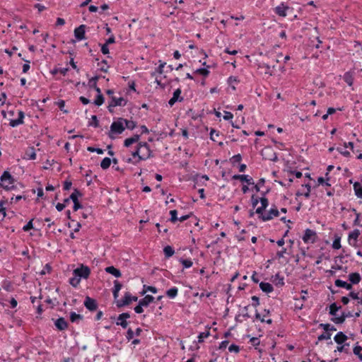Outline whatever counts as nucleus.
I'll return each instance as SVG.
<instances>
[{"mask_svg": "<svg viewBox=\"0 0 362 362\" xmlns=\"http://www.w3.org/2000/svg\"><path fill=\"white\" fill-rule=\"evenodd\" d=\"M82 196V194L77 189H74V192L69 196V199L73 202H78V198Z\"/></svg>", "mask_w": 362, "mask_h": 362, "instance_id": "29", "label": "nucleus"}, {"mask_svg": "<svg viewBox=\"0 0 362 362\" xmlns=\"http://www.w3.org/2000/svg\"><path fill=\"white\" fill-rule=\"evenodd\" d=\"M354 190L358 198H362V182H354Z\"/></svg>", "mask_w": 362, "mask_h": 362, "instance_id": "26", "label": "nucleus"}, {"mask_svg": "<svg viewBox=\"0 0 362 362\" xmlns=\"http://www.w3.org/2000/svg\"><path fill=\"white\" fill-rule=\"evenodd\" d=\"M111 164V159L110 158H104L101 163H100V167L103 168V169H107L110 167Z\"/></svg>", "mask_w": 362, "mask_h": 362, "instance_id": "40", "label": "nucleus"}, {"mask_svg": "<svg viewBox=\"0 0 362 362\" xmlns=\"http://www.w3.org/2000/svg\"><path fill=\"white\" fill-rule=\"evenodd\" d=\"M234 180H239L240 181H251L252 178L245 175H234L233 176Z\"/></svg>", "mask_w": 362, "mask_h": 362, "instance_id": "45", "label": "nucleus"}, {"mask_svg": "<svg viewBox=\"0 0 362 362\" xmlns=\"http://www.w3.org/2000/svg\"><path fill=\"white\" fill-rule=\"evenodd\" d=\"M242 160V156L240 154H237V155H235L233 156L231 158H230V160L232 162V163L233 165H235V163H239Z\"/></svg>", "mask_w": 362, "mask_h": 362, "instance_id": "54", "label": "nucleus"}, {"mask_svg": "<svg viewBox=\"0 0 362 362\" xmlns=\"http://www.w3.org/2000/svg\"><path fill=\"white\" fill-rule=\"evenodd\" d=\"M279 214V211L275 207L271 208L267 213H263L260 215V218L262 221H267L272 219L274 217H277Z\"/></svg>", "mask_w": 362, "mask_h": 362, "instance_id": "9", "label": "nucleus"}, {"mask_svg": "<svg viewBox=\"0 0 362 362\" xmlns=\"http://www.w3.org/2000/svg\"><path fill=\"white\" fill-rule=\"evenodd\" d=\"M261 206L257 208L256 213L261 215L264 213L265 209L268 206V199L265 197H262L259 199Z\"/></svg>", "mask_w": 362, "mask_h": 362, "instance_id": "17", "label": "nucleus"}, {"mask_svg": "<svg viewBox=\"0 0 362 362\" xmlns=\"http://www.w3.org/2000/svg\"><path fill=\"white\" fill-rule=\"evenodd\" d=\"M33 228V220H30L23 227L24 231H28Z\"/></svg>", "mask_w": 362, "mask_h": 362, "instance_id": "62", "label": "nucleus"}, {"mask_svg": "<svg viewBox=\"0 0 362 362\" xmlns=\"http://www.w3.org/2000/svg\"><path fill=\"white\" fill-rule=\"evenodd\" d=\"M69 71V69L68 68H55L54 69L51 73L52 74H57L58 73H60L61 74H62L63 76H65L66 75L67 72Z\"/></svg>", "mask_w": 362, "mask_h": 362, "instance_id": "43", "label": "nucleus"}, {"mask_svg": "<svg viewBox=\"0 0 362 362\" xmlns=\"http://www.w3.org/2000/svg\"><path fill=\"white\" fill-rule=\"evenodd\" d=\"M360 234L361 233L358 229H354V230L349 233L348 243L351 246L354 247H358L357 241Z\"/></svg>", "mask_w": 362, "mask_h": 362, "instance_id": "7", "label": "nucleus"}, {"mask_svg": "<svg viewBox=\"0 0 362 362\" xmlns=\"http://www.w3.org/2000/svg\"><path fill=\"white\" fill-rule=\"evenodd\" d=\"M337 150L345 157H349L350 156V152L346 150V148H345V146L338 147Z\"/></svg>", "mask_w": 362, "mask_h": 362, "instance_id": "52", "label": "nucleus"}, {"mask_svg": "<svg viewBox=\"0 0 362 362\" xmlns=\"http://www.w3.org/2000/svg\"><path fill=\"white\" fill-rule=\"evenodd\" d=\"M130 317V315L129 313H122L119 315L117 318L116 324L117 325L121 326L122 328L125 329L128 326V322H127V319Z\"/></svg>", "mask_w": 362, "mask_h": 362, "instance_id": "10", "label": "nucleus"}, {"mask_svg": "<svg viewBox=\"0 0 362 362\" xmlns=\"http://www.w3.org/2000/svg\"><path fill=\"white\" fill-rule=\"evenodd\" d=\"M92 121L89 122V126H93L94 127H98L99 126V122L98 120L96 115H93L91 117Z\"/></svg>", "mask_w": 362, "mask_h": 362, "instance_id": "56", "label": "nucleus"}, {"mask_svg": "<svg viewBox=\"0 0 362 362\" xmlns=\"http://www.w3.org/2000/svg\"><path fill=\"white\" fill-rule=\"evenodd\" d=\"M255 317L257 319H259L262 322H266L267 324H272V319H270V318H269V319L261 318V316H260L259 313H256Z\"/></svg>", "mask_w": 362, "mask_h": 362, "instance_id": "58", "label": "nucleus"}, {"mask_svg": "<svg viewBox=\"0 0 362 362\" xmlns=\"http://www.w3.org/2000/svg\"><path fill=\"white\" fill-rule=\"evenodd\" d=\"M228 351L230 352L238 353L240 348L238 345L233 344L228 347Z\"/></svg>", "mask_w": 362, "mask_h": 362, "instance_id": "61", "label": "nucleus"}, {"mask_svg": "<svg viewBox=\"0 0 362 362\" xmlns=\"http://www.w3.org/2000/svg\"><path fill=\"white\" fill-rule=\"evenodd\" d=\"M81 279L78 277V276H76V274H73V276L71 278L69 279V284L73 286V287H77L78 286V284H80L81 282Z\"/></svg>", "mask_w": 362, "mask_h": 362, "instance_id": "32", "label": "nucleus"}, {"mask_svg": "<svg viewBox=\"0 0 362 362\" xmlns=\"http://www.w3.org/2000/svg\"><path fill=\"white\" fill-rule=\"evenodd\" d=\"M4 183L5 182H0V188L2 187L6 191H9L15 188L13 182H8V185H4Z\"/></svg>", "mask_w": 362, "mask_h": 362, "instance_id": "49", "label": "nucleus"}, {"mask_svg": "<svg viewBox=\"0 0 362 362\" xmlns=\"http://www.w3.org/2000/svg\"><path fill=\"white\" fill-rule=\"evenodd\" d=\"M134 336V331H133L131 328H129V329L127 330V334H126V338H127V339L129 341V340H131L132 339H133Z\"/></svg>", "mask_w": 362, "mask_h": 362, "instance_id": "64", "label": "nucleus"}, {"mask_svg": "<svg viewBox=\"0 0 362 362\" xmlns=\"http://www.w3.org/2000/svg\"><path fill=\"white\" fill-rule=\"evenodd\" d=\"M122 287V284L119 283L118 281L116 280L114 281L113 290H115V291H117L119 293V291L121 290Z\"/></svg>", "mask_w": 362, "mask_h": 362, "instance_id": "63", "label": "nucleus"}, {"mask_svg": "<svg viewBox=\"0 0 362 362\" xmlns=\"http://www.w3.org/2000/svg\"><path fill=\"white\" fill-rule=\"evenodd\" d=\"M332 247L334 250H339L341 247V237L335 236L334 240L332 243Z\"/></svg>", "mask_w": 362, "mask_h": 362, "instance_id": "39", "label": "nucleus"}, {"mask_svg": "<svg viewBox=\"0 0 362 362\" xmlns=\"http://www.w3.org/2000/svg\"><path fill=\"white\" fill-rule=\"evenodd\" d=\"M274 279V281L275 282L276 285L283 286L284 284V277L281 276L279 274H275Z\"/></svg>", "mask_w": 362, "mask_h": 362, "instance_id": "41", "label": "nucleus"}, {"mask_svg": "<svg viewBox=\"0 0 362 362\" xmlns=\"http://www.w3.org/2000/svg\"><path fill=\"white\" fill-rule=\"evenodd\" d=\"M151 151L148 144L146 142L139 143L135 151L132 152L134 158L138 157V160H146L151 156Z\"/></svg>", "mask_w": 362, "mask_h": 362, "instance_id": "1", "label": "nucleus"}, {"mask_svg": "<svg viewBox=\"0 0 362 362\" xmlns=\"http://www.w3.org/2000/svg\"><path fill=\"white\" fill-rule=\"evenodd\" d=\"M0 181H13V179L9 172L4 171L0 177Z\"/></svg>", "mask_w": 362, "mask_h": 362, "instance_id": "37", "label": "nucleus"}, {"mask_svg": "<svg viewBox=\"0 0 362 362\" xmlns=\"http://www.w3.org/2000/svg\"><path fill=\"white\" fill-rule=\"evenodd\" d=\"M310 187L308 183L302 185L301 187L296 192V196H304L305 198H308L310 197Z\"/></svg>", "mask_w": 362, "mask_h": 362, "instance_id": "12", "label": "nucleus"}, {"mask_svg": "<svg viewBox=\"0 0 362 362\" xmlns=\"http://www.w3.org/2000/svg\"><path fill=\"white\" fill-rule=\"evenodd\" d=\"M24 119V112L22 111H19L18 117L17 119H11L9 122V125L12 127H18L20 124L23 123Z\"/></svg>", "mask_w": 362, "mask_h": 362, "instance_id": "15", "label": "nucleus"}, {"mask_svg": "<svg viewBox=\"0 0 362 362\" xmlns=\"http://www.w3.org/2000/svg\"><path fill=\"white\" fill-rule=\"evenodd\" d=\"M344 81L348 86H351L354 83V76L350 71H346L343 76Z\"/></svg>", "mask_w": 362, "mask_h": 362, "instance_id": "25", "label": "nucleus"}, {"mask_svg": "<svg viewBox=\"0 0 362 362\" xmlns=\"http://www.w3.org/2000/svg\"><path fill=\"white\" fill-rule=\"evenodd\" d=\"M209 335L210 332L209 330L200 332L198 335V342L202 343L204 341V339L207 338Z\"/></svg>", "mask_w": 362, "mask_h": 362, "instance_id": "42", "label": "nucleus"}, {"mask_svg": "<svg viewBox=\"0 0 362 362\" xmlns=\"http://www.w3.org/2000/svg\"><path fill=\"white\" fill-rule=\"evenodd\" d=\"M83 319V315L76 314L75 312L70 313V320L71 322L78 323Z\"/></svg>", "mask_w": 362, "mask_h": 362, "instance_id": "30", "label": "nucleus"}, {"mask_svg": "<svg viewBox=\"0 0 362 362\" xmlns=\"http://www.w3.org/2000/svg\"><path fill=\"white\" fill-rule=\"evenodd\" d=\"M85 25H81L74 30V36L78 41L85 39Z\"/></svg>", "mask_w": 362, "mask_h": 362, "instance_id": "14", "label": "nucleus"}, {"mask_svg": "<svg viewBox=\"0 0 362 362\" xmlns=\"http://www.w3.org/2000/svg\"><path fill=\"white\" fill-rule=\"evenodd\" d=\"M182 90L180 88H177L173 95V97L169 100L168 104L170 107H172L176 102H182L183 100V98L180 95Z\"/></svg>", "mask_w": 362, "mask_h": 362, "instance_id": "13", "label": "nucleus"}, {"mask_svg": "<svg viewBox=\"0 0 362 362\" xmlns=\"http://www.w3.org/2000/svg\"><path fill=\"white\" fill-rule=\"evenodd\" d=\"M170 221L172 223H175L177 221H178L177 211L176 210L174 209V210L170 211Z\"/></svg>", "mask_w": 362, "mask_h": 362, "instance_id": "50", "label": "nucleus"}, {"mask_svg": "<svg viewBox=\"0 0 362 362\" xmlns=\"http://www.w3.org/2000/svg\"><path fill=\"white\" fill-rule=\"evenodd\" d=\"M180 262L182 264L183 267L186 268V269L191 267L192 266V264H193V262H192V261L190 259H182V258H181L180 259Z\"/></svg>", "mask_w": 362, "mask_h": 362, "instance_id": "44", "label": "nucleus"}, {"mask_svg": "<svg viewBox=\"0 0 362 362\" xmlns=\"http://www.w3.org/2000/svg\"><path fill=\"white\" fill-rule=\"evenodd\" d=\"M209 66H206V68H199L195 70L194 73L199 74L200 75H202L205 77H206L210 71H209Z\"/></svg>", "mask_w": 362, "mask_h": 362, "instance_id": "34", "label": "nucleus"}, {"mask_svg": "<svg viewBox=\"0 0 362 362\" xmlns=\"http://www.w3.org/2000/svg\"><path fill=\"white\" fill-rule=\"evenodd\" d=\"M255 317L257 319H259L262 322H266L267 324H272V319H270V318H269V319L261 318V316H260L259 313H256Z\"/></svg>", "mask_w": 362, "mask_h": 362, "instance_id": "59", "label": "nucleus"}, {"mask_svg": "<svg viewBox=\"0 0 362 362\" xmlns=\"http://www.w3.org/2000/svg\"><path fill=\"white\" fill-rule=\"evenodd\" d=\"M52 270V267L49 264H46L43 269L40 272L41 275H45L47 273H49Z\"/></svg>", "mask_w": 362, "mask_h": 362, "instance_id": "60", "label": "nucleus"}, {"mask_svg": "<svg viewBox=\"0 0 362 362\" xmlns=\"http://www.w3.org/2000/svg\"><path fill=\"white\" fill-rule=\"evenodd\" d=\"M124 119L119 118L117 121L113 122L110 125V130L108 133V136L110 139H115V134H122L124 129L125 127L124 125Z\"/></svg>", "mask_w": 362, "mask_h": 362, "instance_id": "2", "label": "nucleus"}, {"mask_svg": "<svg viewBox=\"0 0 362 362\" xmlns=\"http://www.w3.org/2000/svg\"><path fill=\"white\" fill-rule=\"evenodd\" d=\"M334 285L337 286V287H339V288H344L348 291H350L352 289V285L351 284H349L347 283L346 281H342L341 279H337L335 281H334Z\"/></svg>", "mask_w": 362, "mask_h": 362, "instance_id": "19", "label": "nucleus"}, {"mask_svg": "<svg viewBox=\"0 0 362 362\" xmlns=\"http://www.w3.org/2000/svg\"><path fill=\"white\" fill-rule=\"evenodd\" d=\"M320 326L323 328L325 332H329V331H336V328L329 324H320Z\"/></svg>", "mask_w": 362, "mask_h": 362, "instance_id": "48", "label": "nucleus"}, {"mask_svg": "<svg viewBox=\"0 0 362 362\" xmlns=\"http://www.w3.org/2000/svg\"><path fill=\"white\" fill-rule=\"evenodd\" d=\"M140 139L139 134H135L130 138H127L124 140V144L126 147L130 146L132 144L136 143Z\"/></svg>", "mask_w": 362, "mask_h": 362, "instance_id": "23", "label": "nucleus"}, {"mask_svg": "<svg viewBox=\"0 0 362 362\" xmlns=\"http://www.w3.org/2000/svg\"><path fill=\"white\" fill-rule=\"evenodd\" d=\"M361 277L359 273L353 272L349 274V281L352 284H358L361 281Z\"/></svg>", "mask_w": 362, "mask_h": 362, "instance_id": "18", "label": "nucleus"}, {"mask_svg": "<svg viewBox=\"0 0 362 362\" xmlns=\"http://www.w3.org/2000/svg\"><path fill=\"white\" fill-rule=\"evenodd\" d=\"M159 62H160V64H159V66L156 69L155 72H153V73L151 74V76H153L155 75V74H156V73H158V74H162L163 73V69H164V67H165V66L166 63H165V62H162V61H160V60L159 61Z\"/></svg>", "mask_w": 362, "mask_h": 362, "instance_id": "35", "label": "nucleus"}, {"mask_svg": "<svg viewBox=\"0 0 362 362\" xmlns=\"http://www.w3.org/2000/svg\"><path fill=\"white\" fill-rule=\"evenodd\" d=\"M288 181H293V178L300 179L302 177L303 174L298 170H291L288 172Z\"/></svg>", "mask_w": 362, "mask_h": 362, "instance_id": "27", "label": "nucleus"}, {"mask_svg": "<svg viewBox=\"0 0 362 362\" xmlns=\"http://www.w3.org/2000/svg\"><path fill=\"white\" fill-rule=\"evenodd\" d=\"M291 8L287 6L284 2H281L279 6L275 7L274 13L281 17H286L287 16V11Z\"/></svg>", "mask_w": 362, "mask_h": 362, "instance_id": "8", "label": "nucleus"}, {"mask_svg": "<svg viewBox=\"0 0 362 362\" xmlns=\"http://www.w3.org/2000/svg\"><path fill=\"white\" fill-rule=\"evenodd\" d=\"M124 125L125 128H127L130 130L134 129L136 126V122L134 121L128 120V119H125L124 121Z\"/></svg>", "mask_w": 362, "mask_h": 362, "instance_id": "36", "label": "nucleus"}, {"mask_svg": "<svg viewBox=\"0 0 362 362\" xmlns=\"http://www.w3.org/2000/svg\"><path fill=\"white\" fill-rule=\"evenodd\" d=\"M105 270L107 273L111 274L115 277H120L122 275L120 271L113 266L107 267Z\"/></svg>", "mask_w": 362, "mask_h": 362, "instance_id": "24", "label": "nucleus"}, {"mask_svg": "<svg viewBox=\"0 0 362 362\" xmlns=\"http://www.w3.org/2000/svg\"><path fill=\"white\" fill-rule=\"evenodd\" d=\"M332 334L330 332H324L317 337L318 341L328 340L331 339Z\"/></svg>", "mask_w": 362, "mask_h": 362, "instance_id": "51", "label": "nucleus"}, {"mask_svg": "<svg viewBox=\"0 0 362 362\" xmlns=\"http://www.w3.org/2000/svg\"><path fill=\"white\" fill-rule=\"evenodd\" d=\"M362 346L360 345H356L353 349V352L355 355H356L358 358L362 361Z\"/></svg>", "mask_w": 362, "mask_h": 362, "instance_id": "38", "label": "nucleus"}, {"mask_svg": "<svg viewBox=\"0 0 362 362\" xmlns=\"http://www.w3.org/2000/svg\"><path fill=\"white\" fill-rule=\"evenodd\" d=\"M103 103H104L103 95L101 93L98 94L95 100H94V104L97 106H100L103 104Z\"/></svg>", "mask_w": 362, "mask_h": 362, "instance_id": "47", "label": "nucleus"}, {"mask_svg": "<svg viewBox=\"0 0 362 362\" xmlns=\"http://www.w3.org/2000/svg\"><path fill=\"white\" fill-rule=\"evenodd\" d=\"M348 337L342 332H339L334 337V341L338 344H342L347 340Z\"/></svg>", "mask_w": 362, "mask_h": 362, "instance_id": "20", "label": "nucleus"}, {"mask_svg": "<svg viewBox=\"0 0 362 362\" xmlns=\"http://www.w3.org/2000/svg\"><path fill=\"white\" fill-rule=\"evenodd\" d=\"M98 65L100 66V69L103 72H107V69L109 68V66L107 64V61L103 59L100 63H98Z\"/></svg>", "mask_w": 362, "mask_h": 362, "instance_id": "53", "label": "nucleus"}, {"mask_svg": "<svg viewBox=\"0 0 362 362\" xmlns=\"http://www.w3.org/2000/svg\"><path fill=\"white\" fill-rule=\"evenodd\" d=\"M90 274V269L89 267L83 264L73 271V274H76V276H78L81 279H88Z\"/></svg>", "mask_w": 362, "mask_h": 362, "instance_id": "6", "label": "nucleus"}, {"mask_svg": "<svg viewBox=\"0 0 362 362\" xmlns=\"http://www.w3.org/2000/svg\"><path fill=\"white\" fill-rule=\"evenodd\" d=\"M163 252H164L165 257L166 258H169L174 255L175 250L171 246L167 245L163 248Z\"/></svg>", "mask_w": 362, "mask_h": 362, "instance_id": "31", "label": "nucleus"}, {"mask_svg": "<svg viewBox=\"0 0 362 362\" xmlns=\"http://www.w3.org/2000/svg\"><path fill=\"white\" fill-rule=\"evenodd\" d=\"M177 293L178 288L175 286L170 288L166 291L167 296L170 299H174L177 296Z\"/></svg>", "mask_w": 362, "mask_h": 362, "instance_id": "28", "label": "nucleus"}, {"mask_svg": "<svg viewBox=\"0 0 362 362\" xmlns=\"http://www.w3.org/2000/svg\"><path fill=\"white\" fill-rule=\"evenodd\" d=\"M339 308L340 307H338L335 303L331 304L329 306V314L332 316H336Z\"/></svg>", "mask_w": 362, "mask_h": 362, "instance_id": "46", "label": "nucleus"}, {"mask_svg": "<svg viewBox=\"0 0 362 362\" xmlns=\"http://www.w3.org/2000/svg\"><path fill=\"white\" fill-rule=\"evenodd\" d=\"M126 104L127 100L123 97L117 98L115 96H112L107 108L110 112H113L114 107L117 106L124 107L126 105Z\"/></svg>", "mask_w": 362, "mask_h": 362, "instance_id": "4", "label": "nucleus"}, {"mask_svg": "<svg viewBox=\"0 0 362 362\" xmlns=\"http://www.w3.org/2000/svg\"><path fill=\"white\" fill-rule=\"evenodd\" d=\"M87 150L89 152H96L98 154H103L104 153L103 149L99 148H94L91 146L88 147Z\"/></svg>", "mask_w": 362, "mask_h": 362, "instance_id": "57", "label": "nucleus"}, {"mask_svg": "<svg viewBox=\"0 0 362 362\" xmlns=\"http://www.w3.org/2000/svg\"><path fill=\"white\" fill-rule=\"evenodd\" d=\"M259 288L263 292L266 293H269L274 290V288L271 284L263 281L259 284Z\"/></svg>", "mask_w": 362, "mask_h": 362, "instance_id": "21", "label": "nucleus"}, {"mask_svg": "<svg viewBox=\"0 0 362 362\" xmlns=\"http://www.w3.org/2000/svg\"><path fill=\"white\" fill-rule=\"evenodd\" d=\"M54 325L60 331L65 330L68 327V323L64 317L57 319L54 322Z\"/></svg>", "mask_w": 362, "mask_h": 362, "instance_id": "16", "label": "nucleus"}, {"mask_svg": "<svg viewBox=\"0 0 362 362\" xmlns=\"http://www.w3.org/2000/svg\"><path fill=\"white\" fill-rule=\"evenodd\" d=\"M147 292H151L153 293H156L158 292V290L154 286L144 285L143 286V291L141 292V294H144Z\"/></svg>", "mask_w": 362, "mask_h": 362, "instance_id": "33", "label": "nucleus"}, {"mask_svg": "<svg viewBox=\"0 0 362 362\" xmlns=\"http://www.w3.org/2000/svg\"><path fill=\"white\" fill-rule=\"evenodd\" d=\"M317 235L315 230L307 228L304 231V234L302 237L303 241L306 244L315 243L317 240Z\"/></svg>", "mask_w": 362, "mask_h": 362, "instance_id": "3", "label": "nucleus"}, {"mask_svg": "<svg viewBox=\"0 0 362 362\" xmlns=\"http://www.w3.org/2000/svg\"><path fill=\"white\" fill-rule=\"evenodd\" d=\"M137 300L138 298L136 296H133L129 292H126L124 298L120 300H117L116 304L118 308H121L125 305H128L132 301H137Z\"/></svg>", "mask_w": 362, "mask_h": 362, "instance_id": "5", "label": "nucleus"}, {"mask_svg": "<svg viewBox=\"0 0 362 362\" xmlns=\"http://www.w3.org/2000/svg\"><path fill=\"white\" fill-rule=\"evenodd\" d=\"M153 300H154L153 296H152L151 295H146L144 298L140 299L139 303H140L141 305H143L144 307H147Z\"/></svg>", "mask_w": 362, "mask_h": 362, "instance_id": "22", "label": "nucleus"}, {"mask_svg": "<svg viewBox=\"0 0 362 362\" xmlns=\"http://www.w3.org/2000/svg\"><path fill=\"white\" fill-rule=\"evenodd\" d=\"M332 320L335 324H342L345 321V319H344V317L341 314V316H339V317L334 316V317L332 318Z\"/></svg>", "mask_w": 362, "mask_h": 362, "instance_id": "55", "label": "nucleus"}, {"mask_svg": "<svg viewBox=\"0 0 362 362\" xmlns=\"http://www.w3.org/2000/svg\"><path fill=\"white\" fill-rule=\"evenodd\" d=\"M83 304L90 311H94L98 308L97 301L89 296L86 297Z\"/></svg>", "mask_w": 362, "mask_h": 362, "instance_id": "11", "label": "nucleus"}]
</instances>
